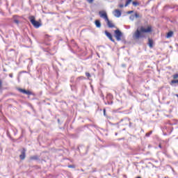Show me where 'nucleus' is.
Listing matches in <instances>:
<instances>
[{"label": "nucleus", "instance_id": "f257e3e1", "mask_svg": "<svg viewBox=\"0 0 178 178\" xmlns=\"http://www.w3.org/2000/svg\"><path fill=\"white\" fill-rule=\"evenodd\" d=\"M144 33H152V27L148 26L147 29H145L144 26H140V29H136L133 34L134 40H140V38H145Z\"/></svg>", "mask_w": 178, "mask_h": 178}, {"label": "nucleus", "instance_id": "f03ea898", "mask_svg": "<svg viewBox=\"0 0 178 178\" xmlns=\"http://www.w3.org/2000/svg\"><path fill=\"white\" fill-rule=\"evenodd\" d=\"M29 20L35 29H38L41 26V24L35 20V17L34 16L29 17Z\"/></svg>", "mask_w": 178, "mask_h": 178}, {"label": "nucleus", "instance_id": "7ed1b4c3", "mask_svg": "<svg viewBox=\"0 0 178 178\" xmlns=\"http://www.w3.org/2000/svg\"><path fill=\"white\" fill-rule=\"evenodd\" d=\"M114 34L117 41L122 40V35H123V33H122V31H120V30L119 29L115 30L114 31Z\"/></svg>", "mask_w": 178, "mask_h": 178}, {"label": "nucleus", "instance_id": "20e7f679", "mask_svg": "<svg viewBox=\"0 0 178 178\" xmlns=\"http://www.w3.org/2000/svg\"><path fill=\"white\" fill-rule=\"evenodd\" d=\"M99 15L100 17H102V19H104L105 22H106V20L109 19V18H108V14H106V12L105 10L99 11Z\"/></svg>", "mask_w": 178, "mask_h": 178}, {"label": "nucleus", "instance_id": "39448f33", "mask_svg": "<svg viewBox=\"0 0 178 178\" xmlns=\"http://www.w3.org/2000/svg\"><path fill=\"white\" fill-rule=\"evenodd\" d=\"M18 91L22 94H26V95H33V92L30 90H26L25 89L18 88Z\"/></svg>", "mask_w": 178, "mask_h": 178}, {"label": "nucleus", "instance_id": "423d86ee", "mask_svg": "<svg viewBox=\"0 0 178 178\" xmlns=\"http://www.w3.org/2000/svg\"><path fill=\"white\" fill-rule=\"evenodd\" d=\"M104 34L106 35V37L111 41L112 42H115V39H113V37L112 36V33L108 32V31H104Z\"/></svg>", "mask_w": 178, "mask_h": 178}, {"label": "nucleus", "instance_id": "0eeeda50", "mask_svg": "<svg viewBox=\"0 0 178 178\" xmlns=\"http://www.w3.org/2000/svg\"><path fill=\"white\" fill-rule=\"evenodd\" d=\"M19 158L22 161H24V159H26V149H23L21 154L19 155Z\"/></svg>", "mask_w": 178, "mask_h": 178}, {"label": "nucleus", "instance_id": "6e6552de", "mask_svg": "<svg viewBox=\"0 0 178 178\" xmlns=\"http://www.w3.org/2000/svg\"><path fill=\"white\" fill-rule=\"evenodd\" d=\"M107 23V26L109 29H113L115 28V24H113V23H112V22L109 19H107L106 21Z\"/></svg>", "mask_w": 178, "mask_h": 178}, {"label": "nucleus", "instance_id": "1a4fd4ad", "mask_svg": "<svg viewBox=\"0 0 178 178\" xmlns=\"http://www.w3.org/2000/svg\"><path fill=\"white\" fill-rule=\"evenodd\" d=\"M13 19L15 24H19V23H20V22L19 21V19H20V17H19L18 15H14Z\"/></svg>", "mask_w": 178, "mask_h": 178}, {"label": "nucleus", "instance_id": "9d476101", "mask_svg": "<svg viewBox=\"0 0 178 178\" xmlns=\"http://www.w3.org/2000/svg\"><path fill=\"white\" fill-rule=\"evenodd\" d=\"M114 16L115 17H120L122 16V11H120V10H115Z\"/></svg>", "mask_w": 178, "mask_h": 178}, {"label": "nucleus", "instance_id": "9b49d317", "mask_svg": "<svg viewBox=\"0 0 178 178\" xmlns=\"http://www.w3.org/2000/svg\"><path fill=\"white\" fill-rule=\"evenodd\" d=\"M148 45L149 48H152L154 47V40H152V39L151 38L148 39Z\"/></svg>", "mask_w": 178, "mask_h": 178}, {"label": "nucleus", "instance_id": "f8f14e48", "mask_svg": "<svg viewBox=\"0 0 178 178\" xmlns=\"http://www.w3.org/2000/svg\"><path fill=\"white\" fill-rule=\"evenodd\" d=\"M106 98L107 101H112V99H113V95L111 93H108Z\"/></svg>", "mask_w": 178, "mask_h": 178}, {"label": "nucleus", "instance_id": "ddd939ff", "mask_svg": "<svg viewBox=\"0 0 178 178\" xmlns=\"http://www.w3.org/2000/svg\"><path fill=\"white\" fill-rule=\"evenodd\" d=\"M95 24L96 27H97V29L101 28V22L99 20H98V19L95 20Z\"/></svg>", "mask_w": 178, "mask_h": 178}, {"label": "nucleus", "instance_id": "4468645a", "mask_svg": "<svg viewBox=\"0 0 178 178\" xmlns=\"http://www.w3.org/2000/svg\"><path fill=\"white\" fill-rule=\"evenodd\" d=\"M38 159H39V157L37 155L32 156L30 157L31 161H38Z\"/></svg>", "mask_w": 178, "mask_h": 178}, {"label": "nucleus", "instance_id": "2eb2a0df", "mask_svg": "<svg viewBox=\"0 0 178 178\" xmlns=\"http://www.w3.org/2000/svg\"><path fill=\"white\" fill-rule=\"evenodd\" d=\"M173 37V31H170L167 33L166 38H170Z\"/></svg>", "mask_w": 178, "mask_h": 178}, {"label": "nucleus", "instance_id": "dca6fc26", "mask_svg": "<svg viewBox=\"0 0 178 178\" xmlns=\"http://www.w3.org/2000/svg\"><path fill=\"white\" fill-rule=\"evenodd\" d=\"M113 104V101L107 100V102H105V105H112Z\"/></svg>", "mask_w": 178, "mask_h": 178}, {"label": "nucleus", "instance_id": "f3484780", "mask_svg": "<svg viewBox=\"0 0 178 178\" xmlns=\"http://www.w3.org/2000/svg\"><path fill=\"white\" fill-rule=\"evenodd\" d=\"M132 5L134 6H140V3H138V1H133Z\"/></svg>", "mask_w": 178, "mask_h": 178}, {"label": "nucleus", "instance_id": "a211bd4d", "mask_svg": "<svg viewBox=\"0 0 178 178\" xmlns=\"http://www.w3.org/2000/svg\"><path fill=\"white\" fill-rule=\"evenodd\" d=\"M176 83H178V79L171 81L170 84V86H173V84H176Z\"/></svg>", "mask_w": 178, "mask_h": 178}, {"label": "nucleus", "instance_id": "6ab92c4d", "mask_svg": "<svg viewBox=\"0 0 178 178\" xmlns=\"http://www.w3.org/2000/svg\"><path fill=\"white\" fill-rule=\"evenodd\" d=\"M131 1L132 0H127V2L125 3L124 6L125 7L129 6V5H130V3H131Z\"/></svg>", "mask_w": 178, "mask_h": 178}, {"label": "nucleus", "instance_id": "aec40b11", "mask_svg": "<svg viewBox=\"0 0 178 178\" xmlns=\"http://www.w3.org/2000/svg\"><path fill=\"white\" fill-rule=\"evenodd\" d=\"M134 17L136 18V19H138V17H142L141 15H140L138 13H136L135 15H134Z\"/></svg>", "mask_w": 178, "mask_h": 178}, {"label": "nucleus", "instance_id": "412c9836", "mask_svg": "<svg viewBox=\"0 0 178 178\" xmlns=\"http://www.w3.org/2000/svg\"><path fill=\"white\" fill-rule=\"evenodd\" d=\"M151 134H152V131H150L149 132L145 134V137H149V136H151Z\"/></svg>", "mask_w": 178, "mask_h": 178}, {"label": "nucleus", "instance_id": "4be33fe9", "mask_svg": "<svg viewBox=\"0 0 178 178\" xmlns=\"http://www.w3.org/2000/svg\"><path fill=\"white\" fill-rule=\"evenodd\" d=\"M80 80H84V76H79L77 78L76 81H80Z\"/></svg>", "mask_w": 178, "mask_h": 178}, {"label": "nucleus", "instance_id": "5701e85b", "mask_svg": "<svg viewBox=\"0 0 178 178\" xmlns=\"http://www.w3.org/2000/svg\"><path fill=\"white\" fill-rule=\"evenodd\" d=\"M86 77H88V79H90V77H91V74H90V72H86Z\"/></svg>", "mask_w": 178, "mask_h": 178}, {"label": "nucleus", "instance_id": "b1692460", "mask_svg": "<svg viewBox=\"0 0 178 178\" xmlns=\"http://www.w3.org/2000/svg\"><path fill=\"white\" fill-rule=\"evenodd\" d=\"M174 79H178V74H175L172 76Z\"/></svg>", "mask_w": 178, "mask_h": 178}, {"label": "nucleus", "instance_id": "393cba45", "mask_svg": "<svg viewBox=\"0 0 178 178\" xmlns=\"http://www.w3.org/2000/svg\"><path fill=\"white\" fill-rule=\"evenodd\" d=\"M134 15H131L130 17H129V19H130V20H134Z\"/></svg>", "mask_w": 178, "mask_h": 178}, {"label": "nucleus", "instance_id": "a878e982", "mask_svg": "<svg viewBox=\"0 0 178 178\" xmlns=\"http://www.w3.org/2000/svg\"><path fill=\"white\" fill-rule=\"evenodd\" d=\"M103 112H104V116H106V109L104 108V109L103 110Z\"/></svg>", "mask_w": 178, "mask_h": 178}, {"label": "nucleus", "instance_id": "bb28decb", "mask_svg": "<svg viewBox=\"0 0 178 178\" xmlns=\"http://www.w3.org/2000/svg\"><path fill=\"white\" fill-rule=\"evenodd\" d=\"M87 1L88 2V3H92V2H94V0H87Z\"/></svg>", "mask_w": 178, "mask_h": 178}, {"label": "nucleus", "instance_id": "cd10ccee", "mask_svg": "<svg viewBox=\"0 0 178 178\" xmlns=\"http://www.w3.org/2000/svg\"><path fill=\"white\" fill-rule=\"evenodd\" d=\"M134 11V10H131V11H128V15H130V14H131V13H133Z\"/></svg>", "mask_w": 178, "mask_h": 178}, {"label": "nucleus", "instance_id": "c85d7f7f", "mask_svg": "<svg viewBox=\"0 0 178 178\" xmlns=\"http://www.w3.org/2000/svg\"><path fill=\"white\" fill-rule=\"evenodd\" d=\"M2 87V80L0 79V89Z\"/></svg>", "mask_w": 178, "mask_h": 178}, {"label": "nucleus", "instance_id": "c756f323", "mask_svg": "<svg viewBox=\"0 0 178 178\" xmlns=\"http://www.w3.org/2000/svg\"><path fill=\"white\" fill-rule=\"evenodd\" d=\"M123 6H124L123 4H120V5H119V7H120V8H123Z\"/></svg>", "mask_w": 178, "mask_h": 178}, {"label": "nucleus", "instance_id": "7c9ffc66", "mask_svg": "<svg viewBox=\"0 0 178 178\" xmlns=\"http://www.w3.org/2000/svg\"><path fill=\"white\" fill-rule=\"evenodd\" d=\"M9 77H11V79H12V77H13V74H10Z\"/></svg>", "mask_w": 178, "mask_h": 178}, {"label": "nucleus", "instance_id": "2f4dec72", "mask_svg": "<svg viewBox=\"0 0 178 178\" xmlns=\"http://www.w3.org/2000/svg\"><path fill=\"white\" fill-rule=\"evenodd\" d=\"M68 168H74V166L72 165H68Z\"/></svg>", "mask_w": 178, "mask_h": 178}, {"label": "nucleus", "instance_id": "473e14b6", "mask_svg": "<svg viewBox=\"0 0 178 178\" xmlns=\"http://www.w3.org/2000/svg\"><path fill=\"white\" fill-rule=\"evenodd\" d=\"M16 134H17V129H16V131L15 132V136H16Z\"/></svg>", "mask_w": 178, "mask_h": 178}, {"label": "nucleus", "instance_id": "72a5a7b5", "mask_svg": "<svg viewBox=\"0 0 178 178\" xmlns=\"http://www.w3.org/2000/svg\"><path fill=\"white\" fill-rule=\"evenodd\" d=\"M159 148H162V145H159Z\"/></svg>", "mask_w": 178, "mask_h": 178}, {"label": "nucleus", "instance_id": "f704fd0d", "mask_svg": "<svg viewBox=\"0 0 178 178\" xmlns=\"http://www.w3.org/2000/svg\"><path fill=\"white\" fill-rule=\"evenodd\" d=\"M31 65H33V60H31Z\"/></svg>", "mask_w": 178, "mask_h": 178}, {"label": "nucleus", "instance_id": "c9c22d12", "mask_svg": "<svg viewBox=\"0 0 178 178\" xmlns=\"http://www.w3.org/2000/svg\"><path fill=\"white\" fill-rule=\"evenodd\" d=\"M45 37H49V35H45Z\"/></svg>", "mask_w": 178, "mask_h": 178}, {"label": "nucleus", "instance_id": "e433bc0d", "mask_svg": "<svg viewBox=\"0 0 178 178\" xmlns=\"http://www.w3.org/2000/svg\"><path fill=\"white\" fill-rule=\"evenodd\" d=\"M7 135L9 136V132H7Z\"/></svg>", "mask_w": 178, "mask_h": 178}, {"label": "nucleus", "instance_id": "4c0bfd02", "mask_svg": "<svg viewBox=\"0 0 178 178\" xmlns=\"http://www.w3.org/2000/svg\"><path fill=\"white\" fill-rule=\"evenodd\" d=\"M115 136H118V133H115Z\"/></svg>", "mask_w": 178, "mask_h": 178}, {"label": "nucleus", "instance_id": "58836bf2", "mask_svg": "<svg viewBox=\"0 0 178 178\" xmlns=\"http://www.w3.org/2000/svg\"><path fill=\"white\" fill-rule=\"evenodd\" d=\"M129 126H131V123H129Z\"/></svg>", "mask_w": 178, "mask_h": 178}, {"label": "nucleus", "instance_id": "ea45409f", "mask_svg": "<svg viewBox=\"0 0 178 178\" xmlns=\"http://www.w3.org/2000/svg\"><path fill=\"white\" fill-rule=\"evenodd\" d=\"M136 178H141V177H136Z\"/></svg>", "mask_w": 178, "mask_h": 178}, {"label": "nucleus", "instance_id": "a19ab883", "mask_svg": "<svg viewBox=\"0 0 178 178\" xmlns=\"http://www.w3.org/2000/svg\"><path fill=\"white\" fill-rule=\"evenodd\" d=\"M177 97H178V95H176Z\"/></svg>", "mask_w": 178, "mask_h": 178}]
</instances>
